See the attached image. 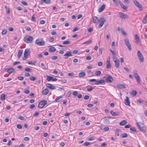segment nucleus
<instances>
[{
	"mask_svg": "<svg viewBox=\"0 0 147 147\" xmlns=\"http://www.w3.org/2000/svg\"><path fill=\"white\" fill-rule=\"evenodd\" d=\"M63 56H65V59H67L69 57H71L73 55L71 52L68 51L66 52Z\"/></svg>",
	"mask_w": 147,
	"mask_h": 147,
	"instance_id": "obj_13",
	"label": "nucleus"
},
{
	"mask_svg": "<svg viewBox=\"0 0 147 147\" xmlns=\"http://www.w3.org/2000/svg\"><path fill=\"white\" fill-rule=\"evenodd\" d=\"M41 66L43 67L42 68L43 69L45 70H46L47 69V67L45 66H44V65L43 63H41Z\"/></svg>",
	"mask_w": 147,
	"mask_h": 147,
	"instance_id": "obj_48",
	"label": "nucleus"
},
{
	"mask_svg": "<svg viewBox=\"0 0 147 147\" xmlns=\"http://www.w3.org/2000/svg\"><path fill=\"white\" fill-rule=\"evenodd\" d=\"M96 81V80L95 79H90L89 80V82L90 84L94 85H95V83Z\"/></svg>",
	"mask_w": 147,
	"mask_h": 147,
	"instance_id": "obj_21",
	"label": "nucleus"
},
{
	"mask_svg": "<svg viewBox=\"0 0 147 147\" xmlns=\"http://www.w3.org/2000/svg\"><path fill=\"white\" fill-rule=\"evenodd\" d=\"M42 1L46 4H49L50 3V0H42Z\"/></svg>",
	"mask_w": 147,
	"mask_h": 147,
	"instance_id": "obj_40",
	"label": "nucleus"
},
{
	"mask_svg": "<svg viewBox=\"0 0 147 147\" xmlns=\"http://www.w3.org/2000/svg\"><path fill=\"white\" fill-rule=\"evenodd\" d=\"M59 81H60L61 83H66L67 82V80L65 79L62 80H59Z\"/></svg>",
	"mask_w": 147,
	"mask_h": 147,
	"instance_id": "obj_50",
	"label": "nucleus"
},
{
	"mask_svg": "<svg viewBox=\"0 0 147 147\" xmlns=\"http://www.w3.org/2000/svg\"><path fill=\"white\" fill-rule=\"evenodd\" d=\"M135 39L136 42L137 43L139 42L140 41V39L137 34H136L135 36Z\"/></svg>",
	"mask_w": 147,
	"mask_h": 147,
	"instance_id": "obj_30",
	"label": "nucleus"
},
{
	"mask_svg": "<svg viewBox=\"0 0 147 147\" xmlns=\"http://www.w3.org/2000/svg\"><path fill=\"white\" fill-rule=\"evenodd\" d=\"M124 103L126 105L129 106H130V101L128 96H127L126 97V98L124 100Z\"/></svg>",
	"mask_w": 147,
	"mask_h": 147,
	"instance_id": "obj_16",
	"label": "nucleus"
},
{
	"mask_svg": "<svg viewBox=\"0 0 147 147\" xmlns=\"http://www.w3.org/2000/svg\"><path fill=\"white\" fill-rule=\"evenodd\" d=\"M85 73L84 72L80 73L78 74L80 78L84 77L85 75Z\"/></svg>",
	"mask_w": 147,
	"mask_h": 147,
	"instance_id": "obj_32",
	"label": "nucleus"
},
{
	"mask_svg": "<svg viewBox=\"0 0 147 147\" xmlns=\"http://www.w3.org/2000/svg\"><path fill=\"white\" fill-rule=\"evenodd\" d=\"M135 5L136 7L139 8L140 11L142 10V5L140 4L137 0H133Z\"/></svg>",
	"mask_w": 147,
	"mask_h": 147,
	"instance_id": "obj_7",
	"label": "nucleus"
},
{
	"mask_svg": "<svg viewBox=\"0 0 147 147\" xmlns=\"http://www.w3.org/2000/svg\"><path fill=\"white\" fill-rule=\"evenodd\" d=\"M111 65L110 61V58H108L107 61L106 68L107 69H109L111 68Z\"/></svg>",
	"mask_w": 147,
	"mask_h": 147,
	"instance_id": "obj_17",
	"label": "nucleus"
},
{
	"mask_svg": "<svg viewBox=\"0 0 147 147\" xmlns=\"http://www.w3.org/2000/svg\"><path fill=\"white\" fill-rule=\"evenodd\" d=\"M133 73H134V77L136 80L137 82L138 83H140L141 82L140 77L138 74L137 73L136 71H134Z\"/></svg>",
	"mask_w": 147,
	"mask_h": 147,
	"instance_id": "obj_8",
	"label": "nucleus"
},
{
	"mask_svg": "<svg viewBox=\"0 0 147 147\" xmlns=\"http://www.w3.org/2000/svg\"><path fill=\"white\" fill-rule=\"evenodd\" d=\"M98 21H99V25L98 27L100 28L102 27L104 23L105 22L106 19L104 17H102L100 18Z\"/></svg>",
	"mask_w": 147,
	"mask_h": 147,
	"instance_id": "obj_3",
	"label": "nucleus"
},
{
	"mask_svg": "<svg viewBox=\"0 0 147 147\" xmlns=\"http://www.w3.org/2000/svg\"><path fill=\"white\" fill-rule=\"evenodd\" d=\"M137 93V92L136 91L133 90L131 92V94L134 96L136 95Z\"/></svg>",
	"mask_w": 147,
	"mask_h": 147,
	"instance_id": "obj_36",
	"label": "nucleus"
},
{
	"mask_svg": "<svg viewBox=\"0 0 147 147\" xmlns=\"http://www.w3.org/2000/svg\"><path fill=\"white\" fill-rule=\"evenodd\" d=\"M116 55L113 56V61H115L116 60H119L117 57Z\"/></svg>",
	"mask_w": 147,
	"mask_h": 147,
	"instance_id": "obj_49",
	"label": "nucleus"
},
{
	"mask_svg": "<svg viewBox=\"0 0 147 147\" xmlns=\"http://www.w3.org/2000/svg\"><path fill=\"white\" fill-rule=\"evenodd\" d=\"M18 118L21 120H23L24 119V117L21 116L19 117Z\"/></svg>",
	"mask_w": 147,
	"mask_h": 147,
	"instance_id": "obj_58",
	"label": "nucleus"
},
{
	"mask_svg": "<svg viewBox=\"0 0 147 147\" xmlns=\"http://www.w3.org/2000/svg\"><path fill=\"white\" fill-rule=\"evenodd\" d=\"M49 92V90L48 88H45L42 91V94L44 95L47 94Z\"/></svg>",
	"mask_w": 147,
	"mask_h": 147,
	"instance_id": "obj_27",
	"label": "nucleus"
},
{
	"mask_svg": "<svg viewBox=\"0 0 147 147\" xmlns=\"http://www.w3.org/2000/svg\"><path fill=\"white\" fill-rule=\"evenodd\" d=\"M30 54L29 50L28 49H26L24 51V57L23 59L24 60H25V59H26L28 55Z\"/></svg>",
	"mask_w": 147,
	"mask_h": 147,
	"instance_id": "obj_11",
	"label": "nucleus"
},
{
	"mask_svg": "<svg viewBox=\"0 0 147 147\" xmlns=\"http://www.w3.org/2000/svg\"><path fill=\"white\" fill-rule=\"evenodd\" d=\"M119 16L122 19L127 18L128 17V16L127 15L124 13L123 12H119Z\"/></svg>",
	"mask_w": 147,
	"mask_h": 147,
	"instance_id": "obj_12",
	"label": "nucleus"
},
{
	"mask_svg": "<svg viewBox=\"0 0 147 147\" xmlns=\"http://www.w3.org/2000/svg\"><path fill=\"white\" fill-rule=\"evenodd\" d=\"M35 43L40 46H43L45 45V42L42 39H38L35 41Z\"/></svg>",
	"mask_w": 147,
	"mask_h": 147,
	"instance_id": "obj_4",
	"label": "nucleus"
},
{
	"mask_svg": "<svg viewBox=\"0 0 147 147\" xmlns=\"http://www.w3.org/2000/svg\"><path fill=\"white\" fill-rule=\"evenodd\" d=\"M130 129L133 132H136V131L135 129L133 127L130 128Z\"/></svg>",
	"mask_w": 147,
	"mask_h": 147,
	"instance_id": "obj_57",
	"label": "nucleus"
},
{
	"mask_svg": "<svg viewBox=\"0 0 147 147\" xmlns=\"http://www.w3.org/2000/svg\"><path fill=\"white\" fill-rule=\"evenodd\" d=\"M5 94H2L1 96V100H4L5 99Z\"/></svg>",
	"mask_w": 147,
	"mask_h": 147,
	"instance_id": "obj_35",
	"label": "nucleus"
},
{
	"mask_svg": "<svg viewBox=\"0 0 147 147\" xmlns=\"http://www.w3.org/2000/svg\"><path fill=\"white\" fill-rule=\"evenodd\" d=\"M49 51L51 52H54L56 51V49L54 47H50L49 49Z\"/></svg>",
	"mask_w": 147,
	"mask_h": 147,
	"instance_id": "obj_34",
	"label": "nucleus"
},
{
	"mask_svg": "<svg viewBox=\"0 0 147 147\" xmlns=\"http://www.w3.org/2000/svg\"><path fill=\"white\" fill-rule=\"evenodd\" d=\"M143 23L144 24H146L147 23V14L146 15L143 19Z\"/></svg>",
	"mask_w": 147,
	"mask_h": 147,
	"instance_id": "obj_33",
	"label": "nucleus"
},
{
	"mask_svg": "<svg viewBox=\"0 0 147 147\" xmlns=\"http://www.w3.org/2000/svg\"><path fill=\"white\" fill-rule=\"evenodd\" d=\"M24 92L26 94H28L29 93L30 91L29 90L26 89L24 91Z\"/></svg>",
	"mask_w": 147,
	"mask_h": 147,
	"instance_id": "obj_64",
	"label": "nucleus"
},
{
	"mask_svg": "<svg viewBox=\"0 0 147 147\" xmlns=\"http://www.w3.org/2000/svg\"><path fill=\"white\" fill-rule=\"evenodd\" d=\"M136 101L137 103H139L140 104H142L143 102V100H142L140 99L137 100Z\"/></svg>",
	"mask_w": 147,
	"mask_h": 147,
	"instance_id": "obj_51",
	"label": "nucleus"
},
{
	"mask_svg": "<svg viewBox=\"0 0 147 147\" xmlns=\"http://www.w3.org/2000/svg\"><path fill=\"white\" fill-rule=\"evenodd\" d=\"M79 30V28L78 27H76L74 28L73 30V32H75Z\"/></svg>",
	"mask_w": 147,
	"mask_h": 147,
	"instance_id": "obj_59",
	"label": "nucleus"
},
{
	"mask_svg": "<svg viewBox=\"0 0 147 147\" xmlns=\"http://www.w3.org/2000/svg\"><path fill=\"white\" fill-rule=\"evenodd\" d=\"M115 63V66L116 68H118L120 65V63L119 60L113 61Z\"/></svg>",
	"mask_w": 147,
	"mask_h": 147,
	"instance_id": "obj_19",
	"label": "nucleus"
},
{
	"mask_svg": "<svg viewBox=\"0 0 147 147\" xmlns=\"http://www.w3.org/2000/svg\"><path fill=\"white\" fill-rule=\"evenodd\" d=\"M62 97L61 96H60L57 97L55 99V101L56 102H59L60 101L59 100V99L61 98Z\"/></svg>",
	"mask_w": 147,
	"mask_h": 147,
	"instance_id": "obj_39",
	"label": "nucleus"
},
{
	"mask_svg": "<svg viewBox=\"0 0 147 147\" xmlns=\"http://www.w3.org/2000/svg\"><path fill=\"white\" fill-rule=\"evenodd\" d=\"M110 118L109 117H106L103 118V121L106 124H108L110 123L109 119Z\"/></svg>",
	"mask_w": 147,
	"mask_h": 147,
	"instance_id": "obj_18",
	"label": "nucleus"
},
{
	"mask_svg": "<svg viewBox=\"0 0 147 147\" xmlns=\"http://www.w3.org/2000/svg\"><path fill=\"white\" fill-rule=\"evenodd\" d=\"M7 30L6 29H5L3 30L2 32V35H5L7 32Z\"/></svg>",
	"mask_w": 147,
	"mask_h": 147,
	"instance_id": "obj_44",
	"label": "nucleus"
},
{
	"mask_svg": "<svg viewBox=\"0 0 147 147\" xmlns=\"http://www.w3.org/2000/svg\"><path fill=\"white\" fill-rule=\"evenodd\" d=\"M17 128L19 129H21L22 128V125L19 124H18L17 125Z\"/></svg>",
	"mask_w": 147,
	"mask_h": 147,
	"instance_id": "obj_56",
	"label": "nucleus"
},
{
	"mask_svg": "<svg viewBox=\"0 0 147 147\" xmlns=\"http://www.w3.org/2000/svg\"><path fill=\"white\" fill-rule=\"evenodd\" d=\"M119 4L121 7L124 9H126L127 8V7L124 5L123 3L120 1H119Z\"/></svg>",
	"mask_w": 147,
	"mask_h": 147,
	"instance_id": "obj_23",
	"label": "nucleus"
},
{
	"mask_svg": "<svg viewBox=\"0 0 147 147\" xmlns=\"http://www.w3.org/2000/svg\"><path fill=\"white\" fill-rule=\"evenodd\" d=\"M117 86L119 89H123L125 88V86L123 84H119L117 85Z\"/></svg>",
	"mask_w": 147,
	"mask_h": 147,
	"instance_id": "obj_24",
	"label": "nucleus"
},
{
	"mask_svg": "<svg viewBox=\"0 0 147 147\" xmlns=\"http://www.w3.org/2000/svg\"><path fill=\"white\" fill-rule=\"evenodd\" d=\"M101 73V72L99 71H96L95 73V76H96L100 75Z\"/></svg>",
	"mask_w": 147,
	"mask_h": 147,
	"instance_id": "obj_42",
	"label": "nucleus"
},
{
	"mask_svg": "<svg viewBox=\"0 0 147 147\" xmlns=\"http://www.w3.org/2000/svg\"><path fill=\"white\" fill-rule=\"evenodd\" d=\"M40 23L41 24H43L45 23V22L44 20H42L40 21Z\"/></svg>",
	"mask_w": 147,
	"mask_h": 147,
	"instance_id": "obj_62",
	"label": "nucleus"
},
{
	"mask_svg": "<svg viewBox=\"0 0 147 147\" xmlns=\"http://www.w3.org/2000/svg\"><path fill=\"white\" fill-rule=\"evenodd\" d=\"M14 71L15 69L13 68H11L8 69L7 71L8 73L11 74L14 72Z\"/></svg>",
	"mask_w": 147,
	"mask_h": 147,
	"instance_id": "obj_26",
	"label": "nucleus"
},
{
	"mask_svg": "<svg viewBox=\"0 0 147 147\" xmlns=\"http://www.w3.org/2000/svg\"><path fill=\"white\" fill-rule=\"evenodd\" d=\"M46 86L47 87L50 88V89H55V87L54 86H53V85H52V84H49V83L47 84L46 85Z\"/></svg>",
	"mask_w": 147,
	"mask_h": 147,
	"instance_id": "obj_20",
	"label": "nucleus"
},
{
	"mask_svg": "<svg viewBox=\"0 0 147 147\" xmlns=\"http://www.w3.org/2000/svg\"><path fill=\"white\" fill-rule=\"evenodd\" d=\"M90 144V142H86L83 145L84 146H87Z\"/></svg>",
	"mask_w": 147,
	"mask_h": 147,
	"instance_id": "obj_54",
	"label": "nucleus"
},
{
	"mask_svg": "<svg viewBox=\"0 0 147 147\" xmlns=\"http://www.w3.org/2000/svg\"><path fill=\"white\" fill-rule=\"evenodd\" d=\"M54 40V38L53 37L50 38L49 39V41L50 42H52Z\"/></svg>",
	"mask_w": 147,
	"mask_h": 147,
	"instance_id": "obj_60",
	"label": "nucleus"
},
{
	"mask_svg": "<svg viewBox=\"0 0 147 147\" xmlns=\"http://www.w3.org/2000/svg\"><path fill=\"white\" fill-rule=\"evenodd\" d=\"M86 59L87 60H90L91 59V57L90 56H86Z\"/></svg>",
	"mask_w": 147,
	"mask_h": 147,
	"instance_id": "obj_61",
	"label": "nucleus"
},
{
	"mask_svg": "<svg viewBox=\"0 0 147 147\" xmlns=\"http://www.w3.org/2000/svg\"><path fill=\"white\" fill-rule=\"evenodd\" d=\"M137 55L140 61L141 62H143L144 61V58L143 55L139 51L137 52Z\"/></svg>",
	"mask_w": 147,
	"mask_h": 147,
	"instance_id": "obj_6",
	"label": "nucleus"
},
{
	"mask_svg": "<svg viewBox=\"0 0 147 147\" xmlns=\"http://www.w3.org/2000/svg\"><path fill=\"white\" fill-rule=\"evenodd\" d=\"M109 129V128L108 127H106L103 128V130L105 131H107Z\"/></svg>",
	"mask_w": 147,
	"mask_h": 147,
	"instance_id": "obj_63",
	"label": "nucleus"
},
{
	"mask_svg": "<svg viewBox=\"0 0 147 147\" xmlns=\"http://www.w3.org/2000/svg\"><path fill=\"white\" fill-rule=\"evenodd\" d=\"M105 5L104 4L102 5V6L98 9V11L99 12H100L102 11L105 9Z\"/></svg>",
	"mask_w": 147,
	"mask_h": 147,
	"instance_id": "obj_25",
	"label": "nucleus"
},
{
	"mask_svg": "<svg viewBox=\"0 0 147 147\" xmlns=\"http://www.w3.org/2000/svg\"><path fill=\"white\" fill-rule=\"evenodd\" d=\"M94 89V87L93 86H90V88H88L87 89V90L88 91H91L93 89Z\"/></svg>",
	"mask_w": 147,
	"mask_h": 147,
	"instance_id": "obj_43",
	"label": "nucleus"
},
{
	"mask_svg": "<svg viewBox=\"0 0 147 147\" xmlns=\"http://www.w3.org/2000/svg\"><path fill=\"white\" fill-rule=\"evenodd\" d=\"M30 80L31 81H34L36 80V78L34 77L31 76L30 78Z\"/></svg>",
	"mask_w": 147,
	"mask_h": 147,
	"instance_id": "obj_47",
	"label": "nucleus"
},
{
	"mask_svg": "<svg viewBox=\"0 0 147 147\" xmlns=\"http://www.w3.org/2000/svg\"><path fill=\"white\" fill-rule=\"evenodd\" d=\"M136 125L138 129L142 132H145L146 131V128L144 126V125L141 123H136Z\"/></svg>",
	"mask_w": 147,
	"mask_h": 147,
	"instance_id": "obj_1",
	"label": "nucleus"
},
{
	"mask_svg": "<svg viewBox=\"0 0 147 147\" xmlns=\"http://www.w3.org/2000/svg\"><path fill=\"white\" fill-rule=\"evenodd\" d=\"M125 44L128 48V49L129 51L131 50V46L130 44L129 40L127 38L125 39L124 40Z\"/></svg>",
	"mask_w": 147,
	"mask_h": 147,
	"instance_id": "obj_9",
	"label": "nucleus"
},
{
	"mask_svg": "<svg viewBox=\"0 0 147 147\" xmlns=\"http://www.w3.org/2000/svg\"><path fill=\"white\" fill-rule=\"evenodd\" d=\"M127 123V121L125 120L122 121L119 123L120 125L123 126L125 125Z\"/></svg>",
	"mask_w": 147,
	"mask_h": 147,
	"instance_id": "obj_31",
	"label": "nucleus"
},
{
	"mask_svg": "<svg viewBox=\"0 0 147 147\" xmlns=\"http://www.w3.org/2000/svg\"><path fill=\"white\" fill-rule=\"evenodd\" d=\"M95 85H99L100 84H105V80L103 79H102L99 80H96Z\"/></svg>",
	"mask_w": 147,
	"mask_h": 147,
	"instance_id": "obj_14",
	"label": "nucleus"
},
{
	"mask_svg": "<svg viewBox=\"0 0 147 147\" xmlns=\"http://www.w3.org/2000/svg\"><path fill=\"white\" fill-rule=\"evenodd\" d=\"M103 78L105 79V82L111 83L113 81V78L109 75L107 76L106 77H104Z\"/></svg>",
	"mask_w": 147,
	"mask_h": 147,
	"instance_id": "obj_5",
	"label": "nucleus"
},
{
	"mask_svg": "<svg viewBox=\"0 0 147 147\" xmlns=\"http://www.w3.org/2000/svg\"><path fill=\"white\" fill-rule=\"evenodd\" d=\"M120 131V130L119 129H116V132L115 133V135H116L117 136H119V132Z\"/></svg>",
	"mask_w": 147,
	"mask_h": 147,
	"instance_id": "obj_38",
	"label": "nucleus"
},
{
	"mask_svg": "<svg viewBox=\"0 0 147 147\" xmlns=\"http://www.w3.org/2000/svg\"><path fill=\"white\" fill-rule=\"evenodd\" d=\"M110 51H111L113 56L117 55L116 54L115 52L112 50L111 49H110Z\"/></svg>",
	"mask_w": 147,
	"mask_h": 147,
	"instance_id": "obj_52",
	"label": "nucleus"
},
{
	"mask_svg": "<svg viewBox=\"0 0 147 147\" xmlns=\"http://www.w3.org/2000/svg\"><path fill=\"white\" fill-rule=\"evenodd\" d=\"M121 136L123 138L127 137V135L126 134L123 133L121 135Z\"/></svg>",
	"mask_w": 147,
	"mask_h": 147,
	"instance_id": "obj_41",
	"label": "nucleus"
},
{
	"mask_svg": "<svg viewBox=\"0 0 147 147\" xmlns=\"http://www.w3.org/2000/svg\"><path fill=\"white\" fill-rule=\"evenodd\" d=\"M47 80L48 81H56L57 80V79L56 78H54L52 76H47Z\"/></svg>",
	"mask_w": 147,
	"mask_h": 147,
	"instance_id": "obj_15",
	"label": "nucleus"
},
{
	"mask_svg": "<svg viewBox=\"0 0 147 147\" xmlns=\"http://www.w3.org/2000/svg\"><path fill=\"white\" fill-rule=\"evenodd\" d=\"M47 102L45 100H42L40 101L38 104V107L40 109L43 108L46 104Z\"/></svg>",
	"mask_w": 147,
	"mask_h": 147,
	"instance_id": "obj_10",
	"label": "nucleus"
},
{
	"mask_svg": "<svg viewBox=\"0 0 147 147\" xmlns=\"http://www.w3.org/2000/svg\"><path fill=\"white\" fill-rule=\"evenodd\" d=\"M35 15L34 14L32 15V19H31V20L32 21H34V22H36V20H35Z\"/></svg>",
	"mask_w": 147,
	"mask_h": 147,
	"instance_id": "obj_37",
	"label": "nucleus"
},
{
	"mask_svg": "<svg viewBox=\"0 0 147 147\" xmlns=\"http://www.w3.org/2000/svg\"><path fill=\"white\" fill-rule=\"evenodd\" d=\"M71 43L70 41L67 40L66 41H64L63 42V44L64 45H65V44H69Z\"/></svg>",
	"mask_w": 147,
	"mask_h": 147,
	"instance_id": "obj_46",
	"label": "nucleus"
},
{
	"mask_svg": "<svg viewBox=\"0 0 147 147\" xmlns=\"http://www.w3.org/2000/svg\"><path fill=\"white\" fill-rule=\"evenodd\" d=\"M51 58L53 60L57 59L58 58V57L57 56H53L51 57Z\"/></svg>",
	"mask_w": 147,
	"mask_h": 147,
	"instance_id": "obj_53",
	"label": "nucleus"
},
{
	"mask_svg": "<svg viewBox=\"0 0 147 147\" xmlns=\"http://www.w3.org/2000/svg\"><path fill=\"white\" fill-rule=\"evenodd\" d=\"M110 113L113 116H117L119 115L120 114V113L119 112H115L113 111H111Z\"/></svg>",
	"mask_w": 147,
	"mask_h": 147,
	"instance_id": "obj_22",
	"label": "nucleus"
},
{
	"mask_svg": "<svg viewBox=\"0 0 147 147\" xmlns=\"http://www.w3.org/2000/svg\"><path fill=\"white\" fill-rule=\"evenodd\" d=\"M33 39V38L32 36L29 35L25 36L24 38V42L27 43H31Z\"/></svg>",
	"mask_w": 147,
	"mask_h": 147,
	"instance_id": "obj_2",
	"label": "nucleus"
},
{
	"mask_svg": "<svg viewBox=\"0 0 147 147\" xmlns=\"http://www.w3.org/2000/svg\"><path fill=\"white\" fill-rule=\"evenodd\" d=\"M23 51L22 50L20 49L19 50L18 55V58H20V57L22 54Z\"/></svg>",
	"mask_w": 147,
	"mask_h": 147,
	"instance_id": "obj_28",
	"label": "nucleus"
},
{
	"mask_svg": "<svg viewBox=\"0 0 147 147\" xmlns=\"http://www.w3.org/2000/svg\"><path fill=\"white\" fill-rule=\"evenodd\" d=\"M114 4L118 6L119 4V1H117V0H113Z\"/></svg>",
	"mask_w": 147,
	"mask_h": 147,
	"instance_id": "obj_45",
	"label": "nucleus"
},
{
	"mask_svg": "<svg viewBox=\"0 0 147 147\" xmlns=\"http://www.w3.org/2000/svg\"><path fill=\"white\" fill-rule=\"evenodd\" d=\"M24 77L22 76H19L18 77V80H22L24 79Z\"/></svg>",
	"mask_w": 147,
	"mask_h": 147,
	"instance_id": "obj_55",
	"label": "nucleus"
},
{
	"mask_svg": "<svg viewBox=\"0 0 147 147\" xmlns=\"http://www.w3.org/2000/svg\"><path fill=\"white\" fill-rule=\"evenodd\" d=\"M98 20V18L96 16H94L93 17V22L95 24H97V23Z\"/></svg>",
	"mask_w": 147,
	"mask_h": 147,
	"instance_id": "obj_29",
	"label": "nucleus"
}]
</instances>
